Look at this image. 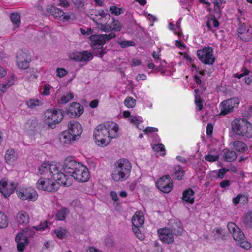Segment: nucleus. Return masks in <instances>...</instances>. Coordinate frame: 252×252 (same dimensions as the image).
Instances as JSON below:
<instances>
[{
	"mask_svg": "<svg viewBox=\"0 0 252 252\" xmlns=\"http://www.w3.org/2000/svg\"><path fill=\"white\" fill-rule=\"evenodd\" d=\"M118 43L123 48H126L129 46H134L135 45V42L132 41H121L119 42Z\"/></svg>",
	"mask_w": 252,
	"mask_h": 252,
	"instance_id": "nucleus-51",
	"label": "nucleus"
},
{
	"mask_svg": "<svg viewBox=\"0 0 252 252\" xmlns=\"http://www.w3.org/2000/svg\"><path fill=\"white\" fill-rule=\"evenodd\" d=\"M91 19L93 20L95 25L97 26V28L99 29L101 31L105 32H108L112 31V29H111V25L110 24H103L102 23H99L97 21H96V18L94 17H91Z\"/></svg>",
	"mask_w": 252,
	"mask_h": 252,
	"instance_id": "nucleus-29",
	"label": "nucleus"
},
{
	"mask_svg": "<svg viewBox=\"0 0 252 252\" xmlns=\"http://www.w3.org/2000/svg\"><path fill=\"white\" fill-rule=\"evenodd\" d=\"M136 100L133 97H127L124 101L125 105L128 108H133L136 104Z\"/></svg>",
	"mask_w": 252,
	"mask_h": 252,
	"instance_id": "nucleus-46",
	"label": "nucleus"
},
{
	"mask_svg": "<svg viewBox=\"0 0 252 252\" xmlns=\"http://www.w3.org/2000/svg\"><path fill=\"white\" fill-rule=\"evenodd\" d=\"M110 11L112 14L118 16L122 13L123 10L122 8H118L116 6H111L110 7Z\"/></svg>",
	"mask_w": 252,
	"mask_h": 252,
	"instance_id": "nucleus-53",
	"label": "nucleus"
},
{
	"mask_svg": "<svg viewBox=\"0 0 252 252\" xmlns=\"http://www.w3.org/2000/svg\"><path fill=\"white\" fill-rule=\"evenodd\" d=\"M21 241L22 243L29 244V240L27 236L23 233H19L15 237V240Z\"/></svg>",
	"mask_w": 252,
	"mask_h": 252,
	"instance_id": "nucleus-49",
	"label": "nucleus"
},
{
	"mask_svg": "<svg viewBox=\"0 0 252 252\" xmlns=\"http://www.w3.org/2000/svg\"><path fill=\"white\" fill-rule=\"evenodd\" d=\"M89 172L88 168L84 165L80 164L76 170L71 175L76 181L84 183L89 178Z\"/></svg>",
	"mask_w": 252,
	"mask_h": 252,
	"instance_id": "nucleus-12",
	"label": "nucleus"
},
{
	"mask_svg": "<svg viewBox=\"0 0 252 252\" xmlns=\"http://www.w3.org/2000/svg\"><path fill=\"white\" fill-rule=\"evenodd\" d=\"M46 122L49 128H54L55 125L61 122L63 117V111L61 109L47 110L44 114Z\"/></svg>",
	"mask_w": 252,
	"mask_h": 252,
	"instance_id": "nucleus-5",
	"label": "nucleus"
},
{
	"mask_svg": "<svg viewBox=\"0 0 252 252\" xmlns=\"http://www.w3.org/2000/svg\"><path fill=\"white\" fill-rule=\"evenodd\" d=\"M99 49H100V51L98 50L99 49H97V50L94 52V56L102 58L103 57L104 55H105L107 52L106 51V49H104L103 47L100 48Z\"/></svg>",
	"mask_w": 252,
	"mask_h": 252,
	"instance_id": "nucleus-60",
	"label": "nucleus"
},
{
	"mask_svg": "<svg viewBox=\"0 0 252 252\" xmlns=\"http://www.w3.org/2000/svg\"><path fill=\"white\" fill-rule=\"evenodd\" d=\"M214 231L219 235V237L222 240H224L226 238V235L225 232L224 231L221 227H216L214 229Z\"/></svg>",
	"mask_w": 252,
	"mask_h": 252,
	"instance_id": "nucleus-48",
	"label": "nucleus"
},
{
	"mask_svg": "<svg viewBox=\"0 0 252 252\" xmlns=\"http://www.w3.org/2000/svg\"><path fill=\"white\" fill-rule=\"evenodd\" d=\"M227 228L230 233L232 234L234 239L240 241L246 239L243 231L234 222H229L227 224Z\"/></svg>",
	"mask_w": 252,
	"mask_h": 252,
	"instance_id": "nucleus-17",
	"label": "nucleus"
},
{
	"mask_svg": "<svg viewBox=\"0 0 252 252\" xmlns=\"http://www.w3.org/2000/svg\"><path fill=\"white\" fill-rule=\"evenodd\" d=\"M49 178H40L36 183V187L39 189L48 192H55L58 190L59 186Z\"/></svg>",
	"mask_w": 252,
	"mask_h": 252,
	"instance_id": "nucleus-8",
	"label": "nucleus"
},
{
	"mask_svg": "<svg viewBox=\"0 0 252 252\" xmlns=\"http://www.w3.org/2000/svg\"><path fill=\"white\" fill-rule=\"evenodd\" d=\"M140 227V226H132V230L138 238L140 240H143L144 236L140 232L139 229Z\"/></svg>",
	"mask_w": 252,
	"mask_h": 252,
	"instance_id": "nucleus-52",
	"label": "nucleus"
},
{
	"mask_svg": "<svg viewBox=\"0 0 252 252\" xmlns=\"http://www.w3.org/2000/svg\"><path fill=\"white\" fill-rule=\"evenodd\" d=\"M152 149L154 151L157 152H161V153L160 154V155L162 156L165 155V147L164 145L161 143L154 144L152 147Z\"/></svg>",
	"mask_w": 252,
	"mask_h": 252,
	"instance_id": "nucleus-40",
	"label": "nucleus"
},
{
	"mask_svg": "<svg viewBox=\"0 0 252 252\" xmlns=\"http://www.w3.org/2000/svg\"><path fill=\"white\" fill-rule=\"evenodd\" d=\"M89 40L91 42V46L94 51L103 48V45L105 44L101 34L92 35L89 37Z\"/></svg>",
	"mask_w": 252,
	"mask_h": 252,
	"instance_id": "nucleus-20",
	"label": "nucleus"
},
{
	"mask_svg": "<svg viewBox=\"0 0 252 252\" xmlns=\"http://www.w3.org/2000/svg\"><path fill=\"white\" fill-rule=\"evenodd\" d=\"M57 76L59 77L60 78H62L65 76L68 71L63 68H58L56 70Z\"/></svg>",
	"mask_w": 252,
	"mask_h": 252,
	"instance_id": "nucleus-56",
	"label": "nucleus"
},
{
	"mask_svg": "<svg viewBox=\"0 0 252 252\" xmlns=\"http://www.w3.org/2000/svg\"><path fill=\"white\" fill-rule=\"evenodd\" d=\"M15 78V77L13 75H11L7 78V82L6 83H5L7 85V87L10 88L13 84H14Z\"/></svg>",
	"mask_w": 252,
	"mask_h": 252,
	"instance_id": "nucleus-64",
	"label": "nucleus"
},
{
	"mask_svg": "<svg viewBox=\"0 0 252 252\" xmlns=\"http://www.w3.org/2000/svg\"><path fill=\"white\" fill-rule=\"evenodd\" d=\"M169 228H167L175 236H180L183 232L182 222L178 219H171L169 222Z\"/></svg>",
	"mask_w": 252,
	"mask_h": 252,
	"instance_id": "nucleus-19",
	"label": "nucleus"
},
{
	"mask_svg": "<svg viewBox=\"0 0 252 252\" xmlns=\"http://www.w3.org/2000/svg\"><path fill=\"white\" fill-rule=\"evenodd\" d=\"M49 174L59 184L66 187L71 185V182L68 180L67 175L60 170L59 167L57 164H51Z\"/></svg>",
	"mask_w": 252,
	"mask_h": 252,
	"instance_id": "nucleus-6",
	"label": "nucleus"
},
{
	"mask_svg": "<svg viewBox=\"0 0 252 252\" xmlns=\"http://www.w3.org/2000/svg\"><path fill=\"white\" fill-rule=\"evenodd\" d=\"M160 240L164 243L171 244L174 243V234L167 228L164 227L158 230Z\"/></svg>",
	"mask_w": 252,
	"mask_h": 252,
	"instance_id": "nucleus-15",
	"label": "nucleus"
},
{
	"mask_svg": "<svg viewBox=\"0 0 252 252\" xmlns=\"http://www.w3.org/2000/svg\"><path fill=\"white\" fill-rule=\"evenodd\" d=\"M104 243L106 247L111 248L114 246V239L111 236H107L104 240Z\"/></svg>",
	"mask_w": 252,
	"mask_h": 252,
	"instance_id": "nucleus-54",
	"label": "nucleus"
},
{
	"mask_svg": "<svg viewBox=\"0 0 252 252\" xmlns=\"http://www.w3.org/2000/svg\"><path fill=\"white\" fill-rule=\"evenodd\" d=\"M8 219L6 215L0 212V229L8 226Z\"/></svg>",
	"mask_w": 252,
	"mask_h": 252,
	"instance_id": "nucleus-41",
	"label": "nucleus"
},
{
	"mask_svg": "<svg viewBox=\"0 0 252 252\" xmlns=\"http://www.w3.org/2000/svg\"><path fill=\"white\" fill-rule=\"evenodd\" d=\"M102 38L103 39V43L106 42L111 39H113L116 37V34L113 32H111L109 34H101Z\"/></svg>",
	"mask_w": 252,
	"mask_h": 252,
	"instance_id": "nucleus-57",
	"label": "nucleus"
},
{
	"mask_svg": "<svg viewBox=\"0 0 252 252\" xmlns=\"http://www.w3.org/2000/svg\"><path fill=\"white\" fill-rule=\"evenodd\" d=\"M211 1L214 4V11L215 13L218 17H220V7L222 5L221 0H211Z\"/></svg>",
	"mask_w": 252,
	"mask_h": 252,
	"instance_id": "nucleus-39",
	"label": "nucleus"
},
{
	"mask_svg": "<svg viewBox=\"0 0 252 252\" xmlns=\"http://www.w3.org/2000/svg\"><path fill=\"white\" fill-rule=\"evenodd\" d=\"M182 199L186 202L193 204L194 201V191L190 188L186 189L183 192Z\"/></svg>",
	"mask_w": 252,
	"mask_h": 252,
	"instance_id": "nucleus-23",
	"label": "nucleus"
},
{
	"mask_svg": "<svg viewBox=\"0 0 252 252\" xmlns=\"http://www.w3.org/2000/svg\"><path fill=\"white\" fill-rule=\"evenodd\" d=\"M131 164L127 159H119L115 164V168L111 174L112 179L115 182H122L129 177Z\"/></svg>",
	"mask_w": 252,
	"mask_h": 252,
	"instance_id": "nucleus-3",
	"label": "nucleus"
},
{
	"mask_svg": "<svg viewBox=\"0 0 252 252\" xmlns=\"http://www.w3.org/2000/svg\"><path fill=\"white\" fill-rule=\"evenodd\" d=\"M158 188L164 193L170 192L173 189V183L170 176H164L159 178L156 182Z\"/></svg>",
	"mask_w": 252,
	"mask_h": 252,
	"instance_id": "nucleus-13",
	"label": "nucleus"
},
{
	"mask_svg": "<svg viewBox=\"0 0 252 252\" xmlns=\"http://www.w3.org/2000/svg\"><path fill=\"white\" fill-rule=\"evenodd\" d=\"M86 16L90 17L91 19V17H94L96 18V21H97L98 16H100V18L98 20L102 19V22L104 23H107L110 19V14L104 12L103 10L96 11L92 10V12H89V13L86 14Z\"/></svg>",
	"mask_w": 252,
	"mask_h": 252,
	"instance_id": "nucleus-22",
	"label": "nucleus"
},
{
	"mask_svg": "<svg viewBox=\"0 0 252 252\" xmlns=\"http://www.w3.org/2000/svg\"><path fill=\"white\" fill-rule=\"evenodd\" d=\"M47 227V221H44L43 223H41L39 225L34 226L32 228L36 231L44 230Z\"/></svg>",
	"mask_w": 252,
	"mask_h": 252,
	"instance_id": "nucleus-61",
	"label": "nucleus"
},
{
	"mask_svg": "<svg viewBox=\"0 0 252 252\" xmlns=\"http://www.w3.org/2000/svg\"><path fill=\"white\" fill-rule=\"evenodd\" d=\"M194 92L196 93L195 95V103L198 107V111H200L203 108V102L202 99H201L200 96L197 94V90H195Z\"/></svg>",
	"mask_w": 252,
	"mask_h": 252,
	"instance_id": "nucleus-45",
	"label": "nucleus"
},
{
	"mask_svg": "<svg viewBox=\"0 0 252 252\" xmlns=\"http://www.w3.org/2000/svg\"><path fill=\"white\" fill-rule=\"evenodd\" d=\"M51 164H49L48 162H46L43 163L38 167V174L39 175L49 174L50 170Z\"/></svg>",
	"mask_w": 252,
	"mask_h": 252,
	"instance_id": "nucleus-32",
	"label": "nucleus"
},
{
	"mask_svg": "<svg viewBox=\"0 0 252 252\" xmlns=\"http://www.w3.org/2000/svg\"><path fill=\"white\" fill-rule=\"evenodd\" d=\"M82 131V126L79 122L75 120L70 121L68 124V129L59 135L60 142L64 146L71 144L72 142L79 139Z\"/></svg>",
	"mask_w": 252,
	"mask_h": 252,
	"instance_id": "nucleus-2",
	"label": "nucleus"
},
{
	"mask_svg": "<svg viewBox=\"0 0 252 252\" xmlns=\"http://www.w3.org/2000/svg\"><path fill=\"white\" fill-rule=\"evenodd\" d=\"M69 212V211L67 208H62L57 212L56 215V219L59 220H64Z\"/></svg>",
	"mask_w": 252,
	"mask_h": 252,
	"instance_id": "nucleus-33",
	"label": "nucleus"
},
{
	"mask_svg": "<svg viewBox=\"0 0 252 252\" xmlns=\"http://www.w3.org/2000/svg\"><path fill=\"white\" fill-rule=\"evenodd\" d=\"M234 147L236 150L241 152H243L247 149V145L240 141H235Z\"/></svg>",
	"mask_w": 252,
	"mask_h": 252,
	"instance_id": "nucleus-35",
	"label": "nucleus"
},
{
	"mask_svg": "<svg viewBox=\"0 0 252 252\" xmlns=\"http://www.w3.org/2000/svg\"><path fill=\"white\" fill-rule=\"evenodd\" d=\"M30 61L31 60L24 61L21 62V63L20 62H17V64L20 68L25 69L29 67Z\"/></svg>",
	"mask_w": 252,
	"mask_h": 252,
	"instance_id": "nucleus-55",
	"label": "nucleus"
},
{
	"mask_svg": "<svg viewBox=\"0 0 252 252\" xmlns=\"http://www.w3.org/2000/svg\"><path fill=\"white\" fill-rule=\"evenodd\" d=\"M223 152V158L227 162H231L237 158V154L234 151H230L229 149H224Z\"/></svg>",
	"mask_w": 252,
	"mask_h": 252,
	"instance_id": "nucleus-25",
	"label": "nucleus"
},
{
	"mask_svg": "<svg viewBox=\"0 0 252 252\" xmlns=\"http://www.w3.org/2000/svg\"><path fill=\"white\" fill-rule=\"evenodd\" d=\"M54 233L58 238L62 239L65 237L66 230L62 227H60L55 229Z\"/></svg>",
	"mask_w": 252,
	"mask_h": 252,
	"instance_id": "nucleus-44",
	"label": "nucleus"
},
{
	"mask_svg": "<svg viewBox=\"0 0 252 252\" xmlns=\"http://www.w3.org/2000/svg\"><path fill=\"white\" fill-rule=\"evenodd\" d=\"M252 28H249L240 35V39L243 41L248 42L252 39Z\"/></svg>",
	"mask_w": 252,
	"mask_h": 252,
	"instance_id": "nucleus-36",
	"label": "nucleus"
},
{
	"mask_svg": "<svg viewBox=\"0 0 252 252\" xmlns=\"http://www.w3.org/2000/svg\"><path fill=\"white\" fill-rule=\"evenodd\" d=\"M26 104L28 108L33 109L37 106L42 104L41 101L39 99H31L27 101Z\"/></svg>",
	"mask_w": 252,
	"mask_h": 252,
	"instance_id": "nucleus-43",
	"label": "nucleus"
},
{
	"mask_svg": "<svg viewBox=\"0 0 252 252\" xmlns=\"http://www.w3.org/2000/svg\"><path fill=\"white\" fill-rule=\"evenodd\" d=\"M16 219L19 224L25 225L29 222L30 218L27 212L21 211L17 214Z\"/></svg>",
	"mask_w": 252,
	"mask_h": 252,
	"instance_id": "nucleus-24",
	"label": "nucleus"
},
{
	"mask_svg": "<svg viewBox=\"0 0 252 252\" xmlns=\"http://www.w3.org/2000/svg\"><path fill=\"white\" fill-rule=\"evenodd\" d=\"M80 164V163L75 161L72 157H67L64 160L63 168L66 174L71 176Z\"/></svg>",
	"mask_w": 252,
	"mask_h": 252,
	"instance_id": "nucleus-14",
	"label": "nucleus"
},
{
	"mask_svg": "<svg viewBox=\"0 0 252 252\" xmlns=\"http://www.w3.org/2000/svg\"><path fill=\"white\" fill-rule=\"evenodd\" d=\"M20 15L17 12H13L10 14V19L15 28H18L21 23Z\"/></svg>",
	"mask_w": 252,
	"mask_h": 252,
	"instance_id": "nucleus-31",
	"label": "nucleus"
},
{
	"mask_svg": "<svg viewBox=\"0 0 252 252\" xmlns=\"http://www.w3.org/2000/svg\"><path fill=\"white\" fill-rule=\"evenodd\" d=\"M16 58L17 62H20V63L22 61L31 60L30 56L27 53H25L22 51H21L17 53Z\"/></svg>",
	"mask_w": 252,
	"mask_h": 252,
	"instance_id": "nucleus-37",
	"label": "nucleus"
},
{
	"mask_svg": "<svg viewBox=\"0 0 252 252\" xmlns=\"http://www.w3.org/2000/svg\"><path fill=\"white\" fill-rule=\"evenodd\" d=\"M239 99L238 97H232L223 101L221 103L220 114L225 115L233 111L234 108L238 105Z\"/></svg>",
	"mask_w": 252,
	"mask_h": 252,
	"instance_id": "nucleus-11",
	"label": "nucleus"
},
{
	"mask_svg": "<svg viewBox=\"0 0 252 252\" xmlns=\"http://www.w3.org/2000/svg\"><path fill=\"white\" fill-rule=\"evenodd\" d=\"M245 223L247 226L252 229V212L249 213L246 218Z\"/></svg>",
	"mask_w": 252,
	"mask_h": 252,
	"instance_id": "nucleus-63",
	"label": "nucleus"
},
{
	"mask_svg": "<svg viewBox=\"0 0 252 252\" xmlns=\"http://www.w3.org/2000/svg\"><path fill=\"white\" fill-rule=\"evenodd\" d=\"M93 58L92 54L88 51L76 52L70 55V58L76 62H87Z\"/></svg>",
	"mask_w": 252,
	"mask_h": 252,
	"instance_id": "nucleus-18",
	"label": "nucleus"
},
{
	"mask_svg": "<svg viewBox=\"0 0 252 252\" xmlns=\"http://www.w3.org/2000/svg\"><path fill=\"white\" fill-rule=\"evenodd\" d=\"M15 241L17 243V250L20 252H23L25 249V246L28 244L22 243L21 242V241H18V240H15Z\"/></svg>",
	"mask_w": 252,
	"mask_h": 252,
	"instance_id": "nucleus-62",
	"label": "nucleus"
},
{
	"mask_svg": "<svg viewBox=\"0 0 252 252\" xmlns=\"http://www.w3.org/2000/svg\"><path fill=\"white\" fill-rule=\"evenodd\" d=\"M213 49L211 47H204L202 49L197 51L198 59L204 64L213 65L216 58L213 56Z\"/></svg>",
	"mask_w": 252,
	"mask_h": 252,
	"instance_id": "nucleus-7",
	"label": "nucleus"
},
{
	"mask_svg": "<svg viewBox=\"0 0 252 252\" xmlns=\"http://www.w3.org/2000/svg\"><path fill=\"white\" fill-rule=\"evenodd\" d=\"M42 127V125L35 117L28 119L24 126V131L29 136H34Z\"/></svg>",
	"mask_w": 252,
	"mask_h": 252,
	"instance_id": "nucleus-9",
	"label": "nucleus"
},
{
	"mask_svg": "<svg viewBox=\"0 0 252 252\" xmlns=\"http://www.w3.org/2000/svg\"><path fill=\"white\" fill-rule=\"evenodd\" d=\"M5 159L7 164H11L15 159L16 156L13 149H10L6 151L5 154Z\"/></svg>",
	"mask_w": 252,
	"mask_h": 252,
	"instance_id": "nucleus-28",
	"label": "nucleus"
},
{
	"mask_svg": "<svg viewBox=\"0 0 252 252\" xmlns=\"http://www.w3.org/2000/svg\"><path fill=\"white\" fill-rule=\"evenodd\" d=\"M219 158V155H207L205 156V159L208 161L213 162L217 161Z\"/></svg>",
	"mask_w": 252,
	"mask_h": 252,
	"instance_id": "nucleus-58",
	"label": "nucleus"
},
{
	"mask_svg": "<svg viewBox=\"0 0 252 252\" xmlns=\"http://www.w3.org/2000/svg\"><path fill=\"white\" fill-rule=\"evenodd\" d=\"M74 97L73 93H69L66 95H63L60 100H58L59 104H63L67 103L71 100Z\"/></svg>",
	"mask_w": 252,
	"mask_h": 252,
	"instance_id": "nucleus-38",
	"label": "nucleus"
},
{
	"mask_svg": "<svg viewBox=\"0 0 252 252\" xmlns=\"http://www.w3.org/2000/svg\"><path fill=\"white\" fill-rule=\"evenodd\" d=\"M137 212H136L131 219L132 226H141L144 222V217L140 215L139 214L137 215Z\"/></svg>",
	"mask_w": 252,
	"mask_h": 252,
	"instance_id": "nucleus-30",
	"label": "nucleus"
},
{
	"mask_svg": "<svg viewBox=\"0 0 252 252\" xmlns=\"http://www.w3.org/2000/svg\"><path fill=\"white\" fill-rule=\"evenodd\" d=\"M84 111L83 107L79 103L72 102L70 104V107L67 110L66 113L70 114L72 117H79L81 115Z\"/></svg>",
	"mask_w": 252,
	"mask_h": 252,
	"instance_id": "nucleus-21",
	"label": "nucleus"
},
{
	"mask_svg": "<svg viewBox=\"0 0 252 252\" xmlns=\"http://www.w3.org/2000/svg\"><path fill=\"white\" fill-rule=\"evenodd\" d=\"M175 175L177 180H181L184 176V171L180 165H177L175 167Z\"/></svg>",
	"mask_w": 252,
	"mask_h": 252,
	"instance_id": "nucleus-47",
	"label": "nucleus"
},
{
	"mask_svg": "<svg viewBox=\"0 0 252 252\" xmlns=\"http://www.w3.org/2000/svg\"><path fill=\"white\" fill-rule=\"evenodd\" d=\"M37 70L33 68H30L24 73V77L26 80L32 81L37 78Z\"/></svg>",
	"mask_w": 252,
	"mask_h": 252,
	"instance_id": "nucleus-27",
	"label": "nucleus"
},
{
	"mask_svg": "<svg viewBox=\"0 0 252 252\" xmlns=\"http://www.w3.org/2000/svg\"><path fill=\"white\" fill-rule=\"evenodd\" d=\"M17 185L13 182L9 184L5 180L0 181V192L5 197L9 196L16 189Z\"/></svg>",
	"mask_w": 252,
	"mask_h": 252,
	"instance_id": "nucleus-16",
	"label": "nucleus"
},
{
	"mask_svg": "<svg viewBox=\"0 0 252 252\" xmlns=\"http://www.w3.org/2000/svg\"><path fill=\"white\" fill-rule=\"evenodd\" d=\"M239 244L240 246L245 250H249L251 248V245L250 243L245 241V240H243L242 241H240Z\"/></svg>",
	"mask_w": 252,
	"mask_h": 252,
	"instance_id": "nucleus-59",
	"label": "nucleus"
},
{
	"mask_svg": "<svg viewBox=\"0 0 252 252\" xmlns=\"http://www.w3.org/2000/svg\"><path fill=\"white\" fill-rule=\"evenodd\" d=\"M231 125L232 130L236 134L247 138L252 137V125L246 119H236Z\"/></svg>",
	"mask_w": 252,
	"mask_h": 252,
	"instance_id": "nucleus-4",
	"label": "nucleus"
},
{
	"mask_svg": "<svg viewBox=\"0 0 252 252\" xmlns=\"http://www.w3.org/2000/svg\"><path fill=\"white\" fill-rule=\"evenodd\" d=\"M47 11L56 18L61 19L64 12L56 6L51 5L47 8Z\"/></svg>",
	"mask_w": 252,
	"mask_h": 252,
	"instance_id": "nucleus-26",
	"label": "nucleus"
},
{
	"mask_svg": "<svg viewBox=\"0 0 252 252\" xmlns=\"http://www.w3.org/2000/svg\"><path fill=\"white\" fill-rule=\"evenodd\" d=\"M16 194L18 197L22 200H28L34 201L38 197L36 191L31 188H19L16 190Z\"/></svg>",
	"mask_w": 252,
	"mask_h": 252,
	"instance_id": "nucleus-10",
	"label": "nucleus"
},
{
	"mask_svg": "<svg viewBox=\"0 0 252 252\" xmlns=\"http://www.w3.org/2000/svg\"><path fill=\"white\" fill-rule=\"evenodd\" d=\"M229 170L228 169L222 168L218 170H214L212 171V174L216 178L222 179L224 178V175L226 172L229 171Z\"/></svg>",
	"mask_w": 252,
	"mask_h": 252,
	"instance_id": "nucleus-34",
	"label": "nucleus"
},
{
	"mask_svg": "<svg viewBox=\"0 0 252 252\" xmlns=\"http://www.w3.org/2000/svg\"><path fill=\"white\" fill-rule=\"evenodd\" d=\"M141 119V118L139 119L137 117L135 116H131L129 117V118H128V120L131 123L135 124L138 128L141 129V128H139L138 126L139 124L142 122Z\"/></svg>",
	"mask_w": 252,
	"mask_h": 252,
	"instance_id": "nucleus-50",
	"label": "nucleus"
},
{
	"mask_svg": "<svg viewBox=\"0 0 252 252\" xmlns=\"http://www.w3.org/2000/svg\"><path fill=\"white\" fill-rule=\"evenodd\" d=\"M118 125L113 122L98 125L94 131V138L96 144L104 147L108 145L113 138L118 136Z\"/></svg>",
	"mask_w": 252,
	"mask_h": 252,
	"instance_id": "nucleus-1",
	"label": "nucleus"
},
{
	"mask_svg": "<svg viewBox=\"0 0 252 252\" xmlns=\"http://www.w3.org/2000/svg\"><path fill=\"white\" fill-rule=\"evenodd\" d=\"M112 20L113 21L110 25L112 31L115 32L120 31L122 28L121 23L118 20H115L114 18H112Z\"/></svg>",
	"mask_w": 252,
	"mask_h": 252,
	"instance_id": "nucleus-42",
	"label": "nucleus"
}]
</instances>
